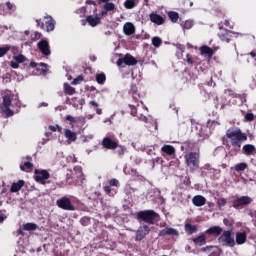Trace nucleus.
<instances>
[{
	"instance_id": "f257e3e1",
	"label": "nucleus",
	"mask_w": 256,
	"mask_h": 256,
	"mask_svg": "<svg viewBox=\"0 0 256 256\" xmlns=\"http://www.w3.org/2000/svg\"><path fill=\"white\" fill-rule=\"evenodd\" d=\"M226 137L230 139L234 151H240L243 142L247 141V134L235 127H231L226 131Z\"/></svg>"
},
{
	"instance_id": "f03ea898",
	"label": "nucleus",
	"mask_w": 256,
	"mask_h": 256,
	"mask_svg": "<svg viewBox=\"0 0 256 256\" xmlns=\"http://www.w3.org/2000/svg\"><path fill=\"white\" fill-rule=\"evenodd\" d=\"M200 159L201 155L199 152H190L184 156L185 165L191 173H195L199 169Z\"/></svg>"
},
{
	"instance_id": "7ed1b4c3",
	"label": "nucleus",
	"mask_w": 256,
	"mask_h": 256,
	"mask_svg": "<svg viewBox=\"0 0 256 256\" xmlns=\"http://www.w3.org/2000/svg\"><path fill=\"white\" fill-rule=\"evenodd\" d=\"M137 219L149 223V225H155V222L159 219V214L154 210H142L137 213Z\"/></svg>"
},
{
	"instance_id": "20e7f679",
	"label": "nucleus",
	"mask_w": 256,
	"mask_h": 256,
	"mask_svg": "<svg viewBox=\"0 0 256 256\" xmlns=\"http://www.w3.org/2000/svg\"><path fill=\"white\" fill-rule=\"evenodd\" d=\"M218 243L226 245L227 247H235V238L233 237V230H225L220 234Z\"/></svg>"
},
{
	"instance_id": "39448f33",
	"label": "nucleus",
	"mask_w": 256,
	"mask_h": 256,
	"mask_svg": "<svg viewBox=\"0 0 256 256\" xmlns=\"http://www.w3.org/2000/svg\"><path fill=\"white\" fill-rule=\"evenodd\" d=\"M36 23L37 27H40L43 31H47V33L55 29V20L51 16H45L44 21L36 20Z\"/></svg>"
},
{
	"instance_id": "423d86ee",
	"label": "nucleus",
	"mask_w": 256,
	"mask_h": 256,
	"mask_svg": "<svg viewBox=\"0 0 256 256\" xmlns=\"http://www.w3.org/2000/svg\"><path fill=\"white\" fill-rule=\"evenodd\" d=\"M11 103H12L11 96L9 94H5L3 96V102L1 105V109H2L3 113L6 115V117H13V115L15 114L13 112V110H11V108H10Z\"/></svg>"
},
{
	"instance_id": "0eeeda50",
	"label": "nucleus",
	"mask_w": 256,
	"mask_h": 256,
	"mask_svg": "<svg viewBox=\"0 0 256 256\" xmlns=\"http://www.w3.org/2000/svg\"><path fill=\"white\" fill-rule=\"evenodd\" d=\"M49 177H51V174H49V171L47 170H34V179L36 183H40V185H46V180L49 179Z\"/></svg>"
},
{
	"instance_id": "6e6552de",
	"label": "nucleus",
	"mask_w": 256,
	"mask_h": 256,
	"mask_svg": "<svg viewBox=\"0 0 256 256\" xmlns=\"http://www.w3.org/2000/svg\"><path fill=\"white\" fill-rule=\"evenodd\" d=\"M251 203H253V198L249 196H241L233 200L232 207L234 209H241V207H245L246 205H251Z\"/></svg>"
},
{
	"instance_id": "1a4fd4ad",
	"label": "nucleus",
	"mask_w": 256,
	"mask_h": 256,
	"mask_svg": "<svg viewBox=\"0 0 256 256\" xmlns=\"http://www.w3.org/2000/svg\"><path fill=\"white\" fill-rule=\"evenodd\" d=\"M118 67H123V65H128L129 67L137 65V59L133 55L127 53L123 58H119L116 62Z\"/></svg>"
},
{
	"instance_id": "9d476101",
	"label": "nucleus",
	"mask_w": 256,
	"mask_h": 256,
	"mask_svg": "<svg viewBox=\"0 0 256 256\" xmlns=\"http://www.w3.org/2000/svg\"><path fill=\"white\" fill-rule=\"evenodd\" d=\"M57 207L63 209L64 211H75V206L71 204V199L67 197H62L56 201Z\"/></svg>"
},
{
	"instance_id": "9b49d317",
	"label": "nucleus",
	"mask_w": 256,
	"mask_h": 256,
	"mask_svg": "<svg viewBox=\"0 0 256 256\" xmlns=\"http://www.w3.org/2000/svg\"><path fill=\"white\" fill-rule=\"evenodd\" d=\"M149 233H151V228L148 225L140 226L136 231L135 240L143 241V239H145Z\"/></svg>"
},
{
	"instance_id": "f8f14e48",
	"label": "nucleus",
	"mask_w": 256,
	"mask_h": 256,
	"mask_svg": "<svg viewBox=\"0 0 256 256\" xmlns=\"http://www.w3.org/2000/svg\"><path fill=\"white\" fill-rule=\"evenodd\" d=\"M128 94L131 95L132 99L139 105L141 103V93H139V88L137 84L131 83Z\"/></svg>"
},
{
	"instance_id": "ddd939ff",
	"label": "nucleus",
	"mask_w": 256,
	"mask_h": 256,
	"mask_svg": "<svg viewBox=\"0 0 256 256\" xmlns=\"http://www.w3.org/2000/svg\"><path fill=\"white\" fill-rule=\"evenodd\" d=\"M37 48L44 55V57H49L51 55V47L49 46V41L40 40L37 44Z\"/></svg>"
},
{
	"instance_id": "4468645a",
	"label": "nucleus",
	"mask_w": 256,
	"mask_h": 256,
	"mask_svg": "<svg viewBox=\"0 0 256 256\" xmlns=\"http://www.w3.org/2000/svg\"><path fill=\"white\" fill-rule=\"evenodd\" d=\"M158 235L159 237H167V235H170L171 237H179V230L173 227H166L160 230Z\"/></svg>"
},
{
	"instance_id": "2eb2a0df",
	"label": "nucleus",
	"mask_w": 256,
	"mask_h": 256,
	"mask_svg": "<svg viewBox=\"0 0 256 256\" xmlns=\"http://www.w3.org/2000/svg\"><path fill=\"white\" fill-rule=\"evenodd\" d=\"M102 146L104 147V149L115 150V149H117V147H119V142H117L109 137H105L102 140Z\"/></svg>"
},
{
	"instance_id": "dca6fc26",
	"label": "nucleus",
	"mask_w": 256,
	"mask_h": 256,
	"mask_svg": "<svg viewBox=\"0 0 256 256\" xmlns=\"http://www.w3.org/2000/svg\"><path fill=\"white\" fill-rule=\"evenodd\" d=\"M217 49H219V47L211 48L207 45H203L199 48V52H200V55H204L205 57H213Z\"/></svg>"
},
{
	"instance_id": "f3484780",
	"label": "nucleus",
	"mask_w": 256,
	"mask_h": 256,
	"mask_svg": "<svg viewBox=\"0 0 256 256\" xmlns=\"http://www.w3.org/2000/svg\"><path fill=\"white\" fill-rule=\"evenodd\" d=\"M13 60L14 61L10 62V67H12V69H19V64L25 63V61H27V57H25L23 54H19L13 56Z\"/></svg>"
},
{
	"instance_id": "a211bd4d",
	"label": "nucleus",
	"mask_w": 256,
	"mask_h": 256,
	"mask_svg": "<svg viewBox=\"0 0 256 256\" xmlns=\"http://www.w3.org/2000/svg\"><path fill=\"white\" fill-rule=\"evenodd\" d=\"M233 35H235V32L225 30L224 32L218 34V37L220 40L223 41V43H231L233 40Z\"/></svg>"
},
{
	"instance_id": "6ab92c4d",
	"label": "nucleus",
	"mask_w": 256,
	"mask_h": 256,
	"mask_svg": "<svg viewBox=\"0 0 256 256\" xmlns=\"http://www.w3.org/2000/svg\"><path fill=\"white\" fill-rule=\"evenodd\" d=\"M205 233L206 235H213L214 237H219V235L223 233V228H221L220 226H212L208 228Z\"/></svg>"
},
{
	"instance_id": "aec40b11",
	"label": "nucleus",
	"mask_w": 256,
	"mask_h": 256,
	"mask_svg": "<svg viewBox=\"0 0 256 256\" xmlns=\"http://www.w3.org/2000/svg\"><path fill=\"white\" fill-rule=\"evenodd\" d=\"M242 151L244 155H246L247 157H251V155L256 154V147L253 144H246L243 146Z\"/></svg>"
},
{
	"instance_id": "412c9836",
	"label": "nucleus",
	"mask_w": 256,
	"mask_h": 256,
	"mask_svg": "<svg viewBox=\"0 0 256 256\" xmlns=\"http://www.w3.org/2000/svg\"><path fill=\"white\" fill-rule=\"evenodd\" d=\"M149 17L151 23H155V25H163L165 23V18L157 13H151Z\"/></svg>"
},
{
	"instance_id": "4be33fe9",
	"label": "nucleus",
	"mask_w": 256,
	"mask_h": 256,
	"mask_svg": "<svg viewBox=\"0 0 256 256\" xmlns=\"http://www.w3.org/2000/svg\"><path fill=\"white\" fill-rule=\"evenodd\" d=\"M64 137L67 138L69 143H75V141H77V133L70 129H64Z\"/></svg>"
},
{
	"instance_id": "5701e85b",
	"label": "nucleus",
	"mask_w": 256,
	"mask_h": 256,
	"mask_svg": "<svg viewBox=\"0 0 256 256\" xmlns=\"http://www.w3.org/2000/svg\"><path fill=\"white\" fill-rule=\"evenodd\" d=\"M123 32L127 36H131L135 34V25L131 22H126L123 26Z\"/></svg>"
},
{
	"instance_id": "b1692460",
	"label": "nucleus",
	"mask_w": 256,
	"mask_h": 256,
	"mask_svg": "<svg viewBox=\"0 0 256 256\" xmlns=\"http://www.w3.org/2000/svg\"><path fill=\"white\" fill-rule=\"evenodd\" d=\"M192 203L195 207H203L207 203V199L201 195H197L192 198Z\"/></svg>"
},
{
	"instance_id": "393cba45",
	"label": "nucleus",
	"mask_w": 256,
	"mask_h": 256,
	"mask_svg": "<svg viewBox=\"0 0 256 256\" xmlns=\"http://www.w3.org/2000/svg\"><path fill=\"white\" fill-rule=\"evenodd\" d=\"M86 21L90 27H97V25H101V18L98 16L93 17V15H89L86 17Z\"/></svg>"
},
{
	"instance_id": "a878e982",
	"label": "nucleus",
	"mask_w": 256,
	"mask_h": 256,
	"mask_svg": "<svg viewBox=\"0 0 256 256\" xmlns=\"http://www.w3.org/2000/svg\"><path fill=\"white\" fill-rule=\"evenodd\" d=\"M25 186L24 180H19L18 182H14L10 187V193H18Z\"/></svg>"
},
{
	"instance_id": "bb28decb",
	"label": "nucleus",
	"mask_w": 256,
	"mask_h": 256,
	"mask_svg": "<svg viewBox=\"0 0 256 256\" xmlns=\"http://www.w3.org/2000/svg\"><path fill=\"white\" fill-rule=\"evenodd\" d=\"M184 231L185 233H187V235H193L194 233H197V231H199V228L197 227V225L186 223L184 225Z\"/></svg>"
},
{
	"instance_id": "cd10ccee",
	"label": "nucleus",
	"mask_w": 256,
	"mask_h": 256,
	"mask_svg": "<svg viewBox=\"0 0 256 256\" xmlns=\"http://www.w3.org/2000/svg\"><path fill=\"white\" fill-rule=\"evenodd\" d=\"M236 243L237 245L247 243V233L245 231L236 233Z\"/></svg>"
},
{
	"instance_id": "c85d7f7f",
	"label": "nucleus",
	"mask_w": 256,
	"mask_h": 256,
	"mask_svg": "<svg viewBox=\"0 0 256 256\" xmlns=\"http://www.w3.org/2000/svg\"><path fill=\"white\" fill-rule=\"evenodd\" d=\"M98 1V5H101V3H105V5L103 6V9L105 11H115V4L110 2L111 0H97Z\"/></svg>"
},
{
	"instance_id": "c756f323",
	"label": "nucleus",
	"mask_w": 256,
	"mask_h": 256,
	"mask_svg": "<svg viewBox=\"0 0 256 256\" xmlns=\"http://www.w3.org/2000/svg\"><path fill=\"white\" fill-rule=\"evenodd\" d=\"M195 245H199V247H203V245L207 244V237L204 234L192 239Z\"/></svg>"
},
{
	"instance_id": "7c9ffc66",
	"label": "nucleus",
	"mask_w": 256,
	"mask_h": 256,
	"mask_svg": "<svg viewBox=\"0 0 256 256\" xmlns=\"http://www.w3.org/2000/svg\"><path fill=\"white\" fill-rule=\"evenodd\" d=\"M162 153H165V155H175V147L173 145H164L161 148Z\"/></svg>"
},
{
	"instance_id": "2f4dec72",
	"label": "nucleus",
	"mask_w": 256,
	"mask_h": 256,
	"mask_svg": "<svg viewBox=\"0 0 256 256\" xmlns=\"http://www.w3.org/2000/svg\"><path fill=\"white\" fill-rule=\"evenodd\" d=\"M105 81H107V76L105 75V73H99L96 74V82L98 83V85H105Z\"/></svg>"
},
{
	"instance_id": "473e14b6",
	"label": "nucleus",
	"mask_w": 256,
	"mask_h": 256,
	"mask_svg": "<svg viewBox=\"0 0 256 256\" xmlns=\"http://www.w3.org/2000/svg\"><path fill=\"white\" fill-rule=\"evenodd\" d=\"M64 93L65 95H75V88L69 83H64Z\"/></svg>"
},
{
	"instance_id": "72a5a7b5",
	"label": "nucleus",
	"mask_w": 256,
	"mask_h": 256,
	"mask_svg": "<svg viewBox=\"0 0 256 256\" xmlns=\"http://www.w3.org/2000/svg\"><path fill=\"white\" fill-rule=\"evenodd\" d=\"M20 169L26 173H31L33 171V163L25 162L23 165H20Z\"/></svg>"
},
{
	"instance_id": "f704fd0d",
	"label": "nucleus",
	"mask_w": 256,
	"mask_h": 256,
	"mask_svg": "<svg viewBox=\"0 0 256 256\" xmlns=\"http://www.w3.org/2000/svg\"><path fill=\"white\" fill-rule=\"evenodd\" d=\"M36 229H37V224L35 223L29 222L23 225L24 231H36Z\"/></svg>"
},
{
	"instance_id": "c9c22d12",
	"label": "nucleus",
	"mask_w": 256,
	"mask_h": 256,
	"mask_svg": "<svg viewBox=\"0 0 256 256\" xmlns=\"http://www.w3.org/2000/svg\"><path fill=\"white\" fill-rule=\"evenodd\" d=\"M247 167H249L247 165L246 162H241V163H238L234 166V169L235 171H237V173L241 172V171H245V169H247Z\"/></svg>"
},
{
	"instance_id": "e433bc0d",
	"label": "nucleus",
	"mask_w": 256,
	"mask_h": 256,
	"mask_svg": "<svg viewBox=\"0 0 256 256\" xmlns=\"http://www.w3.org/2000/svg\"><path fill=\"white\" fill-rule=\"evenodd\" d=\"M168 17L172 23H177V21H179V13L175 11L169 12Z\"/></svg>"
},
{
	"instance_id": "4c0bfd02",
	"label": "nucleus",
	"mask_w": 256,
	"mask_h": 256,
	"mask_svg": "<svg viewBox=\"0 0 256 256\" xmlns=\"http://www.w3.org/2000/svg\"><path fill=\"white\" fill-rule=\"evenodd\" d=\"M124 7L125 9H134V7H137V2L135 0H125Z\"/></svg>"
},
{
	"instance_id": "58836bf2",
	"label": "nucleus",
	"mask_w": 256,
	"mask_h": 256,
	"mask_svg": "<svg viewBox=\"0 0 256 256\" xmlns=\"http://www.w3.org/2000/svg\"><path fill=\"white\" fill-rule=\"evenodd\" d=\"M6 9L9 11L10 15L17 11V6L14 3L6 2Z\"/></svg>"
},
{
	"instance_id": "ea45409f",
	"label": "nucleus",
	"mask_w": 256,
	"mask_h": 256,
	"mask_svg": "<svg viewBox=\"0 0 256 256\" xmlns=\"http://www.w3.org/2000/svg\"><path fill=\"white\" fill-rule=\"evenodd\" d=\"M9 51H11V46L8 44H6L4 47H0V58L5 57Z\"/></svg>"
},
{
	"instance_id": "a19ab883",
	"label": "nucleus",
	"mask_w": 256,
	"mask_h": 256,
	"mask_svg": "<svg viewBox=\"0 0 256 256\" xmlns=\"http://www.w3.org/2000/svg\"><path fill=\"white\" fill-rule=\"evenodd\" d=\"M217 125H221V123H219L218 121H215V120H208L206 127H208V129H212V131H213V130H215V127Z\"/></svg>"
},
{
	"instance_id": "79ce46f5",
	"label": "nucleus",
	"mask_w": 256,
	"mask_h": 256,
	"mask_svg": "<svg viewBox=\"0 0 256 256\" xmlns=\"http://www.w3.org/2000/svg\"><path fill=\"white\" fill-rule=\"evenodd\" d=\"M162 43H163V40H161V38H159L157 36L152 38L153 47H156V48L161 47Z\"/></svg>"
},
{
	"instance_id": "37998d69",
	"label": "nucleus",
	"mask_w": 256,
	"mask_h": 256,
	"mask_svg": "<svg viewBox=\"0 0 256 256\" xmlns=\"http://www.w3.org/2000/svg\"><path fill=\"white\" fill-rule=\"evenodd\" d=\"M129 107H130V109H131V111H130V113H131V115H132V117H137V107H139V104L137 105V103H136V105L135 104H129Z\"/></svg>"
},
{
	"instance_id": "c03bdc74",
	"label": "nucleus",
	"mask_w": 256,
	"mask_h": 256,
	"mask_svg": "<svg viewBox=\"0 0 256 256\" xmlns=\"http://www.w3.org/2000/svg\"><path fill=\"white\" fill-rule=\"evenodd\" d=\"M80 223L81 225H83V227H87V225H89V223H91V218L85 216V217H82L80 219Z\"/></svg>"
},
{
	"instance_id": "a18cd8bd",
	"label": "nucleus",
	"mask_w": 256,
	"mask_h": 256,
	"mask_svg": "<svg viewBox=\"0 0 256 256\" xmlns=\"http://www.w3.org/2000/svg\"><path fill=\"white\" fill-rule=\"evenodd\" d=\"M217 205H218V207H225V205H227V199L219 198L217 200Z\"/></svg>"
},
{
	"instance_id": "49530a36",
	"label": "nucleus",
	"mask_w": 256,
	"mask_h": 256,
	"mask_svg": "<svg viewBox=\"0 0 256 256\" xmlns=\"http://www.w3.org/2000/svg\"><path fill=\"white\" fill-rule=\"evenodd\" d=\"M66 121H69L70 125H75V123H77V118H75L71 115H67Z\"/></svg>"
},
{
	"instance_id": "de8ad7c7",
	"label": "nucleus",
	"mask_w": 256,
	"mask_h": 256,
	"mask_svg": "<svg viewBox=\"0 0 256 256\" xmlns=\"http://www.w3.org/2000/svg\"><path fill=\"white\" fill-rule=\"evenodd\" d=\"M245 121H255V115L253 113H247L244 117Z\"/></svg>"
},
{
	"instance_id": "09e8293b",
	"label": "nucleus",
	"mask_w": 256,
	"mask_h": 256,
	"mask_svg": "<svg viewBox=\"0 0 256 256\" xmlns=\"http://www.w3.org/2000/svg\"><path fill=\"white\" fill-rule=\"evenodd\" d=\"M104 192L109 197H113V191L111 190V186H109V185L108 186H104Z\"/></svg>"
},
{
	"instance_id": "8fccbe9b",
	"label": "nucleus",
	"mask_w": 256,
	"mask_h": 256,
	"mask_svg": "<svg viewBox=\"0 0 256 256\" xmlns=\"http://www.w3.org/2000/svg\"><path fill=\"white\" fill-rule=\"evenodd\" d=\"M110 187H118L119 186V180L113 178L109 181V185Z\"/></svg>"
},
{
	"instance_id": "3c124183",
	"label": "nucleus",
	"mask_w": 256,
	"mask_h": 256,
	"mask_svg": "<svg viewBox=\"0 0 256 256\" xmlns=\"http://www.w3.org/2000/svg\"><path fill=\"white\" fill-rule=\"evenodd\" d=\"M83 82V76H78L77 78H75L73 81H72V85H79L80 83Z\"/></svg>"
},
{
	"instance_id": "603ef678",
	"label": "nucleus",
	"mask_w": 256,
	"mask_h": 256,
	"mask_svg": "<svg viewBox=\"0 0 256 256\" xmlns=\"http://www.w3.org/2000/svg\"><path fill=\"white\" fill-rule=\"evenodd\" d=\"M223 223L224 225H226V227H233V220H230V219H227V218H224L223 219Z\"/></svg>"
},
{
	"instance_id": "864d4df0",
	"label": "nucleus",
	"mask_w": 256,
	"mask_h": 256,
	"mask_svg": "<svg viewBox=\"0 0 256 256\" xmlns=\"http://www.w3.org/2000/svg\"><path fill=\"white\" fill-rule=\"evenodd\" d=\"M224 93L229 95V97H237V94L232 89H226Z\"/></svg>"
},
{
	"instance_id": "5fc2aeb1",
	"label": "nucleus",
	"mask_w": 256,
	"mask_h": 256,
	"mask_svg": "<svg viewBox=\"0 0 256 256\" xmlns=\"http://www.w3.org/2000/svg\"><path fill=\"white\" fill-rule=\"evenodd\" d=\"M182 27L183 29H191V27H193V22L187 20Z\"/></svg>"
},
{
	"instance_id": "6e6d98bb",
	"label": "nucleus",
	"mask_w": 256,
	"mask_h": 256,
	"mask_svg": "<svg viewBox=\"0 0 256 256\" xmlns=\"http://www.w3.org/2000/svg\"><path fill=\"white\" fill-rule=\"evenodd\" d=\"M76 123H80V125H85L86 123V120H85V117L83 116H79L78 118H76Z\"/></svg>"
},
{
	"instance_id": "4d7b16f0",
	"label": "nucleus",
	"mask_w": 256,
	"mask_h": 256,
	"mask_svg": "<svg viewBox=\"0 0 256 256\" xmlns=\"http://www.w3.org/2000/svg\"><path fill=\"white\" fill-rule=\"evenodd\" d=\"M42 34L40 32H34V36L32 37V41H37L41 39Z\"/></svg>"
},
{
	"instance_id": "13d9d810",
	"label": "nucleus",
	"mask_w": 256,
	"mask_h": 256,
	"mask_svg": "<svg viewBox=\"0 0 256 256\" xmlns=\"http://www.w3.org/2000/svg\"><path fill=\"white\" fill-rule=\"evenodd\" d=\"M186 61L188 65H193V57L191 54H186Z\"/></svg>"
},
{
	"instance_id": "bf43d9fd",
	"label": "nucleus",
	"mask_w": 256,
	"mask_h": 256,
	"mask_svg": "<svg viewBox=\"0 0 256 256\" xmlns=\"http://www.w3.org/2000/svg\"><path fill=\"white\" fill-rule=\"evenodd\" d=\"M49 129H50V131H53L54 133H55V131H57V129H58V131H62V128L59 127V125L49 126Z\"/></svg>"
},
{
	"instance_id": "052dcab7",
	"label": "nucleus",
	"mask_w": 256,
	"mask_h": 256,
	"mask_svg": "<svg viewBox=\"0 0 256 256\" xmlns=\"http://www.w3.org/2000/svg\"><path fill=\"white\" fill-rule=\"evenodd\" d=\"M137 117L140 121H143L144 123H147V116H145L143 114H140V115L138 114Z\"/></svg>"
},
{
	"instance_id": "680f3d73",
	"label": "nucleus",
	"mask_w": 256,
	"mask_h": 256,
	"mask_svg": "<svg viewBox=\"0 0 256 256\" xmlns=\"http://www.w3.org/2000/svg\"><path fill=\"white\" fill-rule=\"evenodd\" d=\"M10 51L15 55L19 52V49L15 46H10Z\"/></svg>"
},
{
	"instance_id": "e2e57ef3",
	"label": "nucleus",
	"mask_w": 256,
	"mask_h": 256,
	"mask_svg": "<svg viewBox=\"0 0 256 256\" xmlns=\"http://www.w3.org/2000/svg\"><path fill=\"white\" fill-rule=\"evenodd\" d=\"M74 171H78V173H83V169L81 168V166L74 167Z\"/></svg>"
},
{
	"instance_id": "0e129e2a",
	"label": "nucleus",
	"mask_w": 256,
	"mask_h": 256,
	"mask_svg": "<svg viewBox=\"0 0 256 256\" xmlns=\"http://www.w3.org/2000/svg\"><path fill=\"white\" fill-rule=\"evenodd\" d=\"M89 105H92L93 107H99V104L93 100L89 102Z\"/></svg>"
},
{
	"instance_id": "69168bd1",
	"label": "nucleus",
	"mask_w": 256,
	"mask_h": 256,
	"mask_svg": "<svg viewBox=\"0 0 256 256\" xmlns=\"http://www.w3.org/2000/svg\"><path fill=\"white\" fill-rule=\"evenodd\" d=\"M250 215H251L252 219L255 220V223H256V210L254 212H251Z\"/></svg>"
},
{
	"instance_id": "338daca9",
	"label": "nucleus",
	"mask_w": 256,
	"mask_h": 256,
	"mask_svg": "<svg viewBox=\"0 0 256 256\" xmlns=\"http://www.w3.org/2000/svg\"><path fill=\"white\" fill-rule=\"evenodd\" d=\"M30 67H32V69H35V67H37V62H30Z\"/></svg>"
},
{
	"instance_id": "774afa93",
	"label": "nucleus",
	"mask_w": 256,
	"mask_h": 256,
	"mask_svg": "<svg viewBox=\"0 0 256 256\" xmlns=\"http://www.w3.org/2000/svg\"><path fill=\"white\" fill-rule=\"evenodd\" d=\"M121 151H119V155H124L125 154V148L120 146Z\"/></svg>"
}]
</instances>
